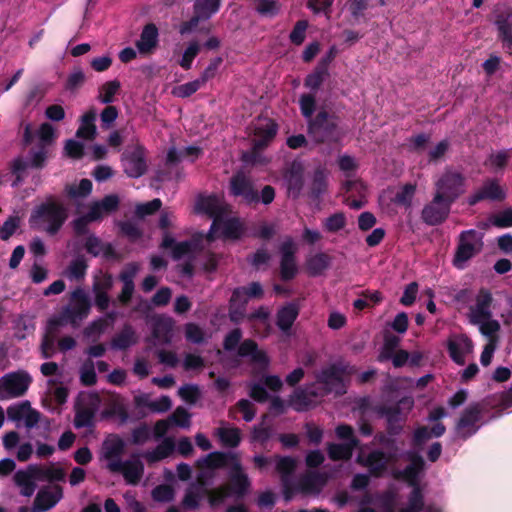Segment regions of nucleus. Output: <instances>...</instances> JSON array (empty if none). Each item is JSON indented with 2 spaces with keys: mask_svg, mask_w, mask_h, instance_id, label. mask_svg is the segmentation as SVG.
<instances>
[{
  "mask_svg": "<svg viewBox=\"0 0 512 512\" xmlns=\"http://www.w3.org/2000/svg\"><path fill=\"white\" fill-rule=\"evenodd\" d=\"M69 217L67 207L50 195L36 205L29 216L30 228L55 236Z\"/></svg>",
  "mask_w": 512,
  "mask_h": 512,
  "instance_id": "obj_1",
  "label": "nucleus"
},
{
  "mask_svg": "<svg viewBox=\"0 0 512 512\" xmlns=\"http://www.w3.org/2000/svg\"><path fill=\"white\" fill-rule=\"evenodd\" d=\"M307 134L316 144L336 143L341 137L339 117L326 110H320L307 121Z\"/></svg>",
  "mask_w": 512,
  "mask_h": 512,
  "instance_id": "obj_2",
  "label": "nucleus"
},
{
  "mask_svg": "<svg viewBox=\"0 0 512 512\" xmlns=\"http://www.w3.org/2000/svg\"><path fill=\"white\" fill-rule=\"evenodd\" d=\"M91 306V300L86 292L80 287L76 288L70 295L69 305L62 311L61 319L54 318L49 320V333L60 326L62 324V320L69 322L73 326L78 325L79 322L88 317Z\"/></svg>",
  "mask_w": 512,
  "mask_h": 512,
  "instance_id": "obj_3",
  "label": "nucleus"
},
{
  "mask_svg": "<svg viewBox=\"0 0 512 512\" xmlns=\"http://www.w3.org/2000/svg\"><path fill=\"white\" fill-rule=\"evenodd\" d=\"M433 200L422 210V220L431 226L440 224L448 215V172H444L435 183Z\"/></svg>",
  "mask_w": 512,
  "mask_h": 512,
  "instance_id": "obj_4",
  "label": "nucleus"
},
{
  "mask_svg": "<svg viewBox=\"0 0 512 512\" xmlns=\"http://www.w3.org/2000/svg\"><path fill=\"white\" fill-rule=\"evenodd\" d=\"M355 366L345 362L332 363L322 368L316 375V383L324 387V393H332L342 395L346 393V385L344 376H351L356 373Z\"/></svg>",
  "mask_w": 512,
  "mask_h": 512,
  "instance_id": "obj_5",
  "label": "nucleus"
},
{
  "mask_svg": "<svg viewBox=\"0 0 512 512\" xmlns=\"http://www.w3.org/2000/svg\"><path fill=\"white\" fill-rule=\"evenodd\" d=\"M195 210L197 213L205 214L213 219L210 230L207 234V240L209 242L214 241L216 238L215 233L219 230L221 217H223L226 212L225 206L220 202L219 197L215 194L208 196L200 195L196 200Z\"/></svg>",
  "mask_w": 512,
  "mask_h": 512,
  "instance_id": "obj_6",
  "label": "nucleus"
},
{
  "mask_svg": "<svg viewBox=\"0 0 512 512\" xmlns=\"http://www.w3.org/2000/svg\"><path fill=\"white\" fill-rule=\"evenodd\" d=\"M32 377L25 370L10 372L0 378V400L23 396L30 384Z\"/></svg>",
  "mask_w": 512,
  "mask_h": 512,
  "instance_id": "obj_7",
  "label": "nucleus"
},
{
  "mask_svg": "<svg viewBox=\"0 0 512 512\" xmlns=\"http://www.w3.org/2000/svg\"><path fill=\"white\" fill-rule=\"evenodd\" d=\"M482 235L475 230H468L461 234L453 264L459 269L466 266L468 260L482 249Z\"/></svg>",
  "mask_w": 512,
  "mask_h": 512,
  "instance_id": "obj_8",
  "label": "nucleus"
},
{
  "mask_svg": "<svg viewBox=\"0 0 512 512\" xmlns=\"http://www.w3.org/2000/svg\"><path fill=\"white\" fill-rule=\"evenodd\" d=\"M414 401L411 397L401 398L395 405H381L377 409L380 416L386 418L387 426L386 431L388 435L394 437L401 433L403 429L404 418L402 417L401 409H411Z\"/></svg>",
  "mask_w": 512,
  "mask_h": 512,
  "instance_id": "obj_9",
  "label": "nucleus"
},
{
  "mask_svg": "<svg viewBox=\"0 0 512 512\" xmlns=\"http://www.w3.org/2000/svg\"><path fill=\"white\" fill-rule=\"evenodd\" d=\"M121 163L123 171L128 177H142L148 169L145 147L136 143L132 149H125L121 155Z\"/></svg>",
  "mask_w": 512,
  "mask_h": 512,
  "instance_id": "obj_10",
  "label": "nucleus"
},
{
  "mask_svg": "<svg viewBox=\"0 0 512 512\" xmlns=\"http://www.w3.org/2000/svg\"><path fill=\"white\" fill-rule=\"evenodd\" d=\"M107 468L112 473H120L127 484L138 485L144 474V464L138 456H133L126 461L115 460L107 464Z\"/></svg>",
  "mask_w": 512,
  "mask_h": 512,
  "instance_id": "obj_11",
  "label": "nucleus"
},
{
  "mask_svg": "<svg viewBox=\"0 0 512 512\" xmlns=\"http://www.w3.org/2000/svg\"><path fill=\"white\" fill-rule=\"evenodd\" d=\"M229 192L234 197H241L247 205L259 203V193L254 183L245 173L236 172L229 181Z\"/></svg>",
  "mask_w": 512,
  "mask_h": 512,
  "instance_id": "obj_12",
  "label": "nucleus"
},
{
  "mask_svg": "<svg viewBox=\"0 0 512 512\" xmlns=\"http://www.w3.org/2000/svg\"><path fill=\"white\" fill-rule=\"evenodd\" d=\"M280 251V278L283 281L293 280L297 273L296 263L297 247L291 237H288L279 248Z\"/></svg>",
  "mask_w": 512,
  "mask_h": 512,
  "instance_id": "obj_13",
  "label": "nucleus"
},
{
  "mask_svg": "<svg viewBox=\"0 0 512 512\" xmlns=\"http://www.w3.org/2000/svg\"><path fill=\"white\" fill-rule=\"evenodd\" d=\"M391 460L390 454L378 449L372 450L365 457H357V463L368 468L369 475L374 478H380L385 474Z\"/></svg>",
  "mask_w": 512,
  "mask_h": 512,
  "instance_id": "obj_14",
  "label": "nucleus"
},
{
  "mask_svg": "<svg viewBox=\"0 0 512 512\" xmlns=\"http://www.w3.org/2000/svg\"><path fill=\"white\" fill-rule=\"evenodd\" d=\"M251 487V481L248 475L243 471L241 463L236 460L232 465L229 473V483L224 487L229 495H234L237 499H242L246 496Z\"/></svg>",
  "mask_w": 512,
  "mask_h": 512,
  "instance_id": "obj_15",
  "label": "nucleus"
},
{
  "mask_svg": "<svg viewBox=\"0 0 512 512\" xmlns=\"http://www.w3.org/2000/svg\"><path fill=\"white\" fill-rule=\"evenodd\" d=\"M288 195L298 199L304 188V165L301 161L294 160L284 173Z\"/></svg>",
  "mask_w": 512,
  "mask_h": 512,
  "instance_id": "obj_16",
  "label": "nucleus"
},
{
  "mask_svg": "<svg viewBox=\"0 0 512 512\" xmlns=\"http://www.w3.org/2000/svg\"><path fill=\"white\" fill-rule=\"evenodd\" d=\"M409 464L395 474L397 479L404 480L409 486L420 485L419 475L424 470L425 462L423 457L416 451L407 453Z\"/></svg>",
  "mask_w": 512,
  "mask_h": 512,
  "instance_id": "obj_17",
  "label": "nucleus"
},
{
  "mask_svg": "<svg viewBox=\"0 0 512 512\" xmlns=\"http://www.w3.org/2000/svg\"><path fill=\"white\" fill-rule=\"evenodd\" d=\"M329 171L328 169L319 164L313 170L308 186V197L313 201H320L322 196L327 193L329 185Z\"/></svg>",
  "mask_w": 512,
  "mask_h": 512,
  "instance_id": "obj_18",
  "label": "nucleus"
},
{
  "mask_svg": "<svg viewBox=\"0 0 512 512\" xmlns=\"http://www.w3.org/2000/svg\"><path fill=\"white\" fill-rule=\"evenodd\" d=\"M158 43L159 30L154 23H148L143 27L140 39L135 45L141 55H150L155 51Z\"/></svg>",
  "mask_w": 512,
  "mask_h": 512,
  "instance_id": "obj_19",
  "label": "nucleus"
},
{
  "mask_svg": "<svg viewBox=\"0 0 512 512\" xmlns=\"http://www.w3.org/2000/svg\"><path fill=\"white\" fill-rule=\"evenodd\" d=\"M480 410L478 405L469 406L462 414L456 426V433L462 438H466L478 429Z\"/></svg>",
  "mask_w": 512,
  "mask_h": 512,
  "instance_id": "obj_20",
  "label": "nucleus"
},
{
  "mask_svg": "<svg viewBox=\"0 0 512 512\" xmlns=\"http://www.w3.org/2000/svg\"><path fill=\"white\" fill-rule=\"evenodd\" d=\"M492 298L491 294L487 291H480L476 297L475 304L470 307L468 313L469 321L473 324L483 322L491 316L490 304Z\"/></svg>",
  "mask_w": 512,
  "mask_h": 512,
  "instance_id": "obj_21",
  "label": "nucleus"
},
{
  "mask_svg": "<svg viewBox=\"0 0 512 512\" xmlns=\"http://www.w3.org/2000/svg\"><path fill=\"white\" fill-rule=\"evenodd\" d=\"M120 198L116 194L104 196L101 200L93 202L89 207V216L96 221L102 219L103 215L111 214L118 210Z\"/></svg>",
  "mask_w": 512,
  "mask_h": 512,
  "instance_id": "obj_22",
  "label": "nucleus"
},
{
  "mask_svg": "<svg viewBox=\"0 0 512 512\" xmlns=\"http://www.w3.org/2000/svg\"><path fill=\"white\" fill-rule=\"evenodd\" d=\"M278 131L277 124L270 120L264 126H258L254 131V139L252 140L253 151L259 152L264 150L275 138Z\"/></svg>",
  "mask_w": 512,
  "mask_h": 512,
  "instance_id": "obj_23",
  "label": "nucleus"
},
{
  "mask_svg": "<svg viewBox=\"0 0 512 512\" xmlns=\"http://www.w3.org/2000/svg\"><path fill=\"white\" fill-rule=\"evenodd\" d=\"M506 197V190L494 180L485 182L482 187L470 198V204L478 201L489 199L493 201H501Z\"/></svg>",
  "mask_w": 512,
  "mask_h": 512,
  "instance_id": "obj_24",
  "label": "nucleus"
},
{
  "mask_svg": "<svg viewBox=\"0 0 512 512\" xmlns=\"http://www.w3.org/2000/svg\"><path fill=\"white\" fill-rule=\"evenodd\" d=\"M63 497L62 487L54 486L53 491L40 490L34 500V509L40 512L53 508Z\"/></svg>",
  "mask_w": 512,
  "mask_h": 512,
  "instance_id": "obj_25",
  "label": "nucleus"
},
{
  "mask_svg": "<svg viewBox=\"0 0 512 512\" xmlns=\"http://www.w3.org/2000/svg\"><path fill=\"white\" fill-rule=\"evenodd\" d=\"M219 229H221V236L225 240H239L245 233V226L238 217L227 219L221 217Z\"/></svg>",
  "mask_w": 512,
  "mask_h": 512,
  "instance_id": "obj_26",
  "label": "nucleus"
},
{
  "mask_svg": "<svg viewBox=\"0 0 512 512\" xmlns=\"http://www.w3.org/2000/svg\"><path fill=\"white\" fill-rule=\"evenodd\" d=\"M138 337L135 329L129 323L123 325L120 332H118L111 340V348L115 350H126L132 345L136 344Z\"/></svg>",
  "mask_w": 512,
  "mask_h": 512,
  "instance_id": "obj_27",
  "label": "nucleus"
},
{
  "mask_svg": "<svg viewBox=\"0 0 512 512\" xmlns=\"http://www.w3.org/2000/svg\"><path fill=\"white\" fill-rule=\"evenodd\" d=\"M472 351L471 341L464 335H457L450 337V357L459 364L464 362V359Z\"/></svg>",
  "mask_w": 512,
  "mask_h": 512,
  "instance_id": "obj_28",
  "label": "nucleus"
},
{
  "mask_svg": "<svg viewBox=\"0 0 512 512\" xmlns=\"http://www.w3.org/2000/svg\"><path fill=\"white\" fill-rule=\"evenodd\" d=\"M445 432V426L440 423L434 424L431 428L428 426H422L415 430L412 445L415 449H422V446L432 439L433 437H439Z\"/></svg>",
  "mask_w": 512,
  "mask_h": 512,
  "instance_id": "obj_29",
  "label": "nucleus"
},
{
  "mask_svg": "<svg viewBox=\"0 0 512 512\" xmlns=\"http://www.w3.org/2000/svg\"><path fill=\"white\" fill-rule=\"evenodd\" d=\"M299 315V307L296 303L291 302L278 310L276 315V324L283 332L290 331L295 320Z\"/></svg>",
  "mask_w": 512,
  "mask_h": 512,
  "instance_id": "obj_30",
  "label": "nucleus"
},
{
  "mask_svg": "<svg viewBox=\"0 0 512 512\" xmlns=\"http://www.w3.org/2000/svg\"><path fill=\"white\" fill-rule=\"evenodd\" d=\"M332 262V257L325 252H318L306 259V271L309 276L322 275Z\"/></svg>",
  "mask_w": 512,
  "mask_h": 512,
  "instance_id": "obj_31",
  "label": "nucleus"
},
{
  "mask_svg": "<svg viewBox=\"0 0 512 512\" xmlns=\"http://www.w3.org/2000/svg\"><path fill=\"white\" fill-rule=\"evenodd\" d=\"M359 445V440L344 443H328L327 453L332 461L349 460L354 449Z\"/></svg>",
  "mask_w": 512,
  "mask_h": 512,
  "instance_id": "obj_32",
  "label": "nucleus"
},
{
  "mask_svg": "<svg viewBox=\"0 0 512 512\" xmlns=\"http://www.w3.org/2000/svg\"><path fill=\"white\" fill-rule=\"evenodd\" d=\"M174 322L169 317H160L152 325V336L163 344H170L172 340Z\"/></svg>",
  "mask_w": 512,
  "mask_h": 512,
  "instance_id": "obj_33",
  "label": "nucleus"
},
{
  "mask_svg": "<svg viewBox=\"0 0 512 512\" xmlns=\"http://www.w3.org/2000/svg\"><path fill=\"white\" fill-rule=\"evenodd\" d=\"M125 442L118 435H112L103 442V455L109 462L121 460L120 457L124 453Z\"/></svg>",
  "mask_w": 512,
  "mask_h": 512,
  "instance_id": "obj_34",
  "label": "nucleus"
},
{
  "mask_svg": "<svg viewBox=\"0 0 512 512\" xmlns=\"http://www.w3.org/2000/svg\"><path fill=\"white\" fill-rule=\"evenodd\" d=\"M29 470L34 472L37 480H46L49 482L64 481L65 471L60 467L51 465L49 467H40L37 465H30Z\"/></svg>",
  "mask_w": 512,
  "mask_h": 512,
  "instance_id": "obj_35",
  "label": "nucleus"
},
{
  "mask_svg": "<svg viewBox=\"0 0 512 512\" xmlns=\"http://www.w3.org/2000/svg\"><path fill=\"white\" fill-rule=\"evenodd\" d=\"M95 120L96 111L90 109L81 117V124L77 129L76 136L85 140H93L97 133Z\"/></svg>",
  "mask_w": 512,
  "mask_h": 512,
  "instance_id": "obj_36",
  "label": "nucleus"
},
{
  "mask_svg": "<svg viewBox=\"0 0 512 512\" xmlns=\"http://www.w3.org/2000/svg\"><path fill=\"white\" fill-rule=\"evenodd\" d=\"M35 476L34 472L29 470V467L26 471L18 470L14 474V482L17 486L21 488L20 493L25 497H30L33 495L36 489V484L34 482Z\"/></svg>",
  "mask_w": 512,
  "mask_h": 512,
  "instance_id": "obj_37",
  "label": "nucleus"
},
{
  "mask_svg": "<svg viewBox=\"0 0 512 512\" xmlns=\"http://www.w3.org/2000/svg\"><path fill=\"white\" fill-rule=\"evenodd\" d=\"M317 401H312L303 387L294 390L290 395L289 405L297 412H305L316 406Z\"/></svg>",
  "mask_w": 512,
  "mask_h": 512,
  "instance_id": "obj_38",
  "label": "nucleus"
},
{
  "mask_svg": "<svg viewBox=\"0 0 512 512\" xmlns=\"http://www.w3.org/2000/svg\"><path fill=\"white\" fill-rule=\"evenodd\" d=\"M230 459L237 460L233 454L216 451L206 455L199 461V465L203 468L214 470L226 467Z\"/></svg>",
  "mask_w": 512,
  "mask_h": 512,
  "instance_id": "obj_39",
  "label": "nucleus"
},
{
  "mask_svg": "<svg viewBox=\"0 0 512 512\" xmlns=\"http://www.w3.org/2000/svg\"><path fill=\"white\" fill-rule=\"evenodd\" d=\"M175 450V442L172 438H164V440L156 446V448L146 454L149 463L159 462L169 457Z\"/></svg>",
  "mask_w": 512,
  "mask_h": 512,
  "instance_id": "obj_40",
  "label": "nucleus"
},
{
  "mask_svg": "<svg viewBox=\"0 0 512 512\" xmlns=\"http://www.w3.org/2000/svg\"><path fill=\"white\" fill-rule=\"evenodd\" d=\"M220 442L228 448H236L240 445L242 437L241 430L237 427H220L216 430Z\"/></svg>",
  "mask_w": 512,
  "mask_h": 512,
  "instance_id": "obj_41",
  "label": "nucleus"
},
{
  "mask_svg": "<svg viewBox=\"0 0 512 512\" xmlns=\"http://www.w3.org/2000/svg\"><path fill=\"white\" fill-rule=\"evenodd\" d=\"M268 419V415L264 414L261 417V422L255 426H253L251 434H250V441L251 442H258L262 446H264L269 439L273 435V428L271 425H267L266 421Z\"/></svg>",
  "mask_w": 512,
  "mask_h": 512,
  "instance_id": "obj_42",
  "label": "nucleus"
},
{
  "mask_svg": "<svg viewBox=\"0 0 512 512\" xmlns=\"http://www.w3.org/2000/svg\"><path fill=\"white\" fill-rule=\"evenodd\" d=\"M328 76L329 71L316 65L313 71L306 76L304 86L311 91L316 92Z\"/></svg>",
  "mask_w": 512,
  "mask_h": 512,
  "instance_id": "obj_43",
  "label": "nucleus"
},
{
  "mask_svg": "<svg viewBox=\"0 0 512 512\" xmlns=\"http://www.w3.org/2000/svg\"><path fill=\"white\" fill-rule=\"evenodd\" d=\"M220 6L221 0H195L193 10L208 20L219 11Z\"/></svg>",
  "mask_w": 512,
  "mask_h": 512,
  "instance_id": "obj_44",
  "label": "nucleus"
},
{
  "mask_svg": "<svg viewBox=\"0 0 512 512\" xmlns=\"http://www.w3.org/2000/svg\"><path fill=\"white\" fill-rule=\"evenodd\" d=\"M121 84L118 80L105 82L99 88L98 100L103 104H110L114 101L115 95L120 90Z\"/></svg>",
  "mask_w": 512,
  "mask_h": 512,
  "instance_id": "obj_45",
  "label": "nucleus"
},
{
  "mask_svg": "<svg viewBox=\"0 0 512 512\" xmlns=\"http://www.w3.org/2000/svg\"><path fill=\"white\" fill-rule=\"evenodd\" d=\"M92 187V182L84 178L78 185H66L65 191L70 198H84L91 193Z\"/></svg>",
  "mask_w": 512,
  "mask_h": 512,
  "instance_id": "obj_46",
  "label": "nucleus"
},
{
  "mask_svg": "<svg viewBox=\"0 0 512 512\" xmlns=\"http://www.w3.org/2000/svg\"><path fill=\"white\" fill-rule=\"evenodd\" d=\"M400 338L393 334H386L384 336V343L381 349L380 354L378 355L379 362H385L389 360L391 354L396 352L397 347L399 346Z\"/></svg>",
  "mask_w": 512,
  "mask_h": 512,
  "instance_id": "obj_47",
  "label": "nucleus"
},
{
  "mask_svg": "<svg viewBox=\"0 0 512 512\" xmlns=\"http://www.w3.org/2000/svg\"><path fill=\"white\" fill-rule=\"evenodd\" d=\"M299 107L302 116L307 121L314 118L313 114L316 110V97L313 93H304L299 98Z\"/></svg>",
  "mask_w": 512,
  "mask_h": 512,
  "instance_id": "obj_48",
  "label": "nucleus"
},
{
  "mask_svg": "<svg viewBox=\"0 0 512 512\" xmlns=\"http://www.w3.org/2000/svg\"><path fill=\"white\" fill-rule=\"evenodd\" d=\"M95 411L91 408L83 407L77 409L74 417V426L77 429L88 428L94 425Z\"/></svg>",
  "mask_w": 512,
  "mask_h": 512,
  "instance_id": "obj_49",
  "label": "nucleus"
},
{
  "mask_svg": "<svg viewBox=\"0 0 512 512\" xmlns=\"http://www.w3.org/2000/svg\"><path fill=\"white\" fill-rule=\"evenodd\" d=\"M200 49H201V46L198 41H196V40L190 41L182 55L181 60L179 61V65L184 70H189L192 66L193 60L200 52Z\"/></svg>",
  "mask_w": 512,
  "mask_h": 512,
  "instance_id": "obj_50",
  "label": "nucleus"
},
{
  "mask_svg": "<svg viewBox=\"0 0 512 512\" xmlns=\"http://www.w3.org/2000/svg\"><path fill=\"white\" fill-rule=\"evenodd\" d=\"M323 226L327 232L336 233L346 226V216L343 212L334 213L325 219Z\"/></svg>",
  "mask_w": 512,
  "mask_h": 512,
  "instance_id": "obj_51",
  "label": "nucleus"
},
{
  "mask_svg": "<svg viewBox=\"0 0 512 512\" xmlns=\"http://www.w3.org/2000/svg\"><path fill=\"white\" fill-rule=\"evenodd\" d=\"M249 301V298L245 291V286L237 287L233 290L231 298L229 300V305L234 307H239L240 309V316H244V311L246 308V305Z\"/></svg>",
  "mask_w": 512,
  "mask_h": 512,
  "instance_id": "obj_52",
  "label": "nucleus"
},
{
  "mask_svg": "<svg viewBox=\"0 0 512 512\" xmlns=\"http://www.w3.org/2000/svg\"><path fill=\"white\" fill-rule=\"evenodd\" d=\"M151 495L153 500L167 503L174 499L175 491L173 487L168 484H160L153 488Z\"/></svg>",
  "mask_w": 512,
  "mask_h": 512,
  "instance_id": "obj_53",
  "label": "nucleus"
},
{
  "mask_svg": "<svg viewBox=\"0 0 512 512\" xmlns=\"http://www.w3.org/2000/svg\"><path fill=\"white\" fill-rule=\"evenodd\" d=\"M178 395L188 404H195L201 397L200 389L195 384H185L178 390Z\"/></svg>",
  "mask_w": 512,
  "mask_h": 512,
  "instance_id": "obj_54",
  "label": "nucleus"
},
{
  "mask_svg": "<svg viewBox=\"0 0 512 512\" xmlns=\"http://www.w3.org/2000/svg\"><path fill=\"white\" fill-rule=\"evenodd\" d=\"M489 223L499 228H508L512 226V208H505L493 214L489 218Z\"/></svg>",
  "mask_w": 512,
  "mask_h": 512,
  "instance_id": "obj_55",
  "label": "nucleus"
},
{
  "mask_svg": "<svg viewBox=\"0 0 512 512\" xmlns=\"http://www.w3.org/2000/svg\"><path fill=\"white\" fill-rule=\"evenodd\" d=\"M20 226L18 216H9L0 227V239L8 241Z\"/></svg>",
  "mask_w": 512,
  "mask_h": 512,
  "instance_id": "obj_56",
  "label": "nucleus"
},
{
  "mask_svg": "<svg viewBox=\"0 0 512 512\" xmlns=\"http://www.w3.org/2000/svg\"><path fill=\"white\" fill-rule=\"evenodd\" d=\"M415 191H416L415 185H413L411 183L405 184L401 188V190L395 194L394 202L398 205H403V206L409 207L412 203V199L415 194Z\"/></svg>",
  "mask_w": 512,
  "mask_h": 512,
  "instance_id": "obj_57",
  "label": "nucleus"
},
{
  "mask_svg": "<svg viewBox=\"0 0 512 512\" xmlns=\"http://www.w3.org/2000/svg\"><path fill=\"white\" fill-rule=\"evenodd\" d=\"M204 84L200 79L184 83L173 90V94L180 98H188L196 93Z\"/></svg>",
  "mask_w": 512,
  "mask_h": 512,
  "instance_id": "obj_58",
  "label": "nucleus"
},
{
  "mask_svg": "<svg viewBox=\"0 0 512 512\" xmlns=\"http://www.w3.org/2000/svg\"><path fill=\"white\" fill-rule=\"evenodd\" d=\"M88 269V263L83 256L72 260L68 266L69 275L77 280L84 278Z\"/></svg>",
  "mask_w": 512,
  "mask_h": 512,
  "instance_id": "obj_59",
  "label": "nucleus"
},
{
  "mask_svg": "<svg viewBox=\"0 0 512 512\" xmlns=\"http://www.w3.org/2000/svg\"><path fill=\"white\" fill-rule=\"evenodd\" d=\"M270 259L271 255L264 247L257 249L256 252L247 257V261L256 270H259L263 265H267Z\"/></svg>",
  "mask_w": 512,
  "mask_h": 512,
  "instance_id": "obj_60",
  "label": "nucleus"
},
{
  "mask_svg": "<svg viewBox=\"0 0 512 512\" xmlns=\"http://www.w3.org/2000/svg\"><path fill=\"white\" fill-rule=\"evenodd\" d=\"M296 468V461L290 456H278L276 470L284 479L290 476Z\"/></svg>",
  "mask_w": 512,
  "mask_h": 512,
  "instance_id": "obj_61",
  "label": "nucleus"
},
{
  "mask_svg": "<svg viewBox=\"0 0 512 512\" xmlns=\"http://www.w3.org/2000/svg\"><path fill=\"white\" fill-rule=\"evenodd\" d=\"M203 495L200 491L195 490V485H191L185 492L182 506L186 509H197Z\"/></svg>",
  "mask_w": 512,
  "mask_h": 512,
  "instance_id": "obj_62",
  "label": "nucleus"
},
{
  "mask_svg": "<svg viewBox=\"0 0 512 512\" xmlns=\"http://www.w3.org/2000/svg\"><path fill=\"white\" fill-rule=\"evenodd\" d=\"M497 26L503 41L508 44L512 43V13L508 14L506 18L501 16L497 20Z\"/></svg>",
  "mask_w": 512,
  "mask_h": 512,
  "instance_id": "obj_63",
  "label": "nucleus"
},
{
  "mask_svg": "<svg viewBox=\"0 0 512 512\" xmlns=\"http://www.w3.org/2000/svg\"><path fill=\"white\" fill-rule=\"evenodd\" d=\"M120 232L131 242H135L142 237V231L136 223L132 221H121L119 223Z\"/></svg>",
  "mask_w": 512,
  "mask_h": 512,
  "instance_id": "obj_64",
  "label": "nucleus"
}]
</instances>
